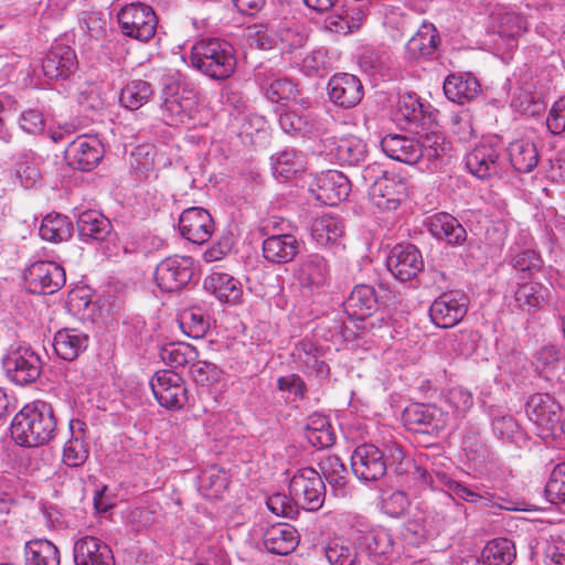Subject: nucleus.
I'll list each match as a JSON object with an SVG mask.
<instances>
[{"mask_svg": "<svg viewBox=\"0 0 565 565\" xmlns=\"http://www.w3.org/2000/svg\"><path fill=\"white\" fill-rule=\"evenodd\" d=\"M57 422L50 404L35 401L18 412L11 423L12 439L22 447L47 445L55 436Z\"/></svg>", "mask_w": 565, "mask_h": 565, "instance_id": "nucleus-1", "label": "nucleus"}, {"mask_svg": "<svg viewBox=\"0 0 565 565\" xmlns=\"http://www.w3.org/2000/svg\"><path fill=\"white\" fill-rule=\"evenodd\" d=\"M189 64L212 79L224 81L234 73L236 57L234 49L228 42L207 38L196 41L192 45Z\"/></svg>", "mask_w": 565, "mask_h": 565, "instance_id": "nucleus-2", "label": "nucleus"}, {"mask_svg": "<svg viewBox=\"0 0 565 565\" xmlns=\"http://www.w3.org/2000/svg\"><path fill=\"white\" fill-rule=\"evenodd\" d=\"M1 364L6 376L24 386L35 382L42 372L39 353L25 341H13L6 350Z\"/></svg>", "mask_w": 565, "mask_h": 565, "instance_id": "nucleus-3", "label": "nucleus"}, {"mask_svg": "<svg viewBox=\"0 0 565 565\" xmlns=\"http://www.w3.org/2000/svg\"><path fill=\"white\" fill-rule=\"evenodd\" d=\"M525 413L539 434L546 438L565 435V413L556 399L547 393H535L525 404Z\"/></svg>", "mask_w": 565, "mask_h": 565, "instance_id": "nucleus-4", "label": "nucleus"}, {"mask_svg": "<svg viewBox=\"0 0 565 565\" xmlns=\"http://www.w3.org/2000/svg\"><path fill=\"white\" fill-rule=\"evenodd\" d=\"M376 172H381L379 166H369L363 171L364 180L372 181L369 195L373 205L380 210H396L407 196L405 182L397 174L383 172L375 177Z\"/></svg>", "mask_w": 565, "mask_h": 565, "instance_id": "nucleus-5", "label": "nucleus"}, {"mask_svg": "<svg viewBox=\"0 0 565 565\" xmlns=\"http://www.w3.org/2000/svg\"><path fill=\"white\" fill-rule=\"evenodd\" d=\"M121 33L130 39L146 43L157 30L158 19L153 9L142 2L124 6L117 13Z\"/></svg>", "mask_w": 565, "mask_h": 565, "instance_id": "nucleus-6", "label": "nucleus"}, {"mask_svg": "<svg viewBox=\"0 0 565 565\" xmlns=\"http://www.w3.org/2000/svg\"><path fill=\"white\" fill-rule=\"evenodd\" d=\"M289 495L294 503L303 510H319L326 495L321 475L309 467L298 469L290 479Z\"/></svg>", "mask_w": 565, "mask_h": 565, "instance_id": "nucleus-7", "label": "nucleus"}, {"mask_svg": "<svg viewBox=\"0 0 565 565\" xmlns=\"http://www.w3.org/2000/svg\"><path fill=\"white\" fill-rule=\"evenodd\" d=\"M152 393L158 403L169 409H182L188 401V388L183 379L170 370H160L150 380Z\"/></svg>", "mask_w": 565, "mask_h": 565, "instance_id": "nucleus-8", "label": "nucleus"}, {"mask_svg": "<svg viewBox=\"0 0 565 565\" xmlns=\"http://www.w3.org/2000/svg\"><path fill=\"white\" fill-rule=\"evenodd\" d=\"M199 97L193 88L178 86L163 93L162 114L169 125L190 121L198 113Z\"/></svg>", "mask_w": 565, "mask_h": 565, "instance_id": "nucleus-9", "label": "nucleus"}, {"mask_svg": "<svg viewBox=\"0 0 565 565\" xmlns=\"http://www.w3.org/2000/svg\"><path fill=\"white\" fill-rule=\"evenodd\" d=\"M194 263L191 257L173 256L160 262L154 271L158 287L166 292L178 291L192 278Z\"/></svg>", "mask_w": 565, "mask_h": 565, "instance_id": "nucleus-10", "label": "nucleus"}, {"mask_svg": "<svg viewBox=\"0 0 565 565\" xmlns=\"http://www.w3.org/2000/svg\"><path fill=\"white\" fill-rule=\"evenodd\" d=\"M468 311V298L460 291H448L436 298L429 308L431 322L439 328H452Z\"/></svg>", "mask_w": 565, "mask_h": 565, "instance_id": "nucleus-11", "label": "nucleus"}, {"mask_svg": "<svg viewBox=\"0 0 565 565\" xmlns=\"http://www.w3.org/2000/svg\"><path fill=\"white\" fill-rule=\"evenodd\" d=\"M24 279L32 292L52 295L64 286L66 277L64 268L55 262L39 260L29 266Z\"/></svg>", "mask_w": 565, "mask_h": 565, "instance_id": "nucleus-12", "label": "nucleus"}, {"mask_svg": "<svg viewBox=\"0 0 565 565\" xmlns=\"http://www.w3.org/2000/svg\"><path fill=\"white\" fill-rule=\"evenodd\" d=\"M78 68L75 51L65 44L56 43L41 58V73L47 82L65 81Z\"/></svg>", "mask_w": 565, "mask_h": 565, "instance_id": "nucleus-13", "label": "nucleus"}, {"mask_svg": "<svg viewBox=\"0 0 565 565\" xmlns=\"http://www.w3.org/2000/svg\"><path fill=\"white\" fill-rule=\"evenodd\" d=\"M330 267L328 260L319 254L302 257L294 268L297 286L306 292H315L328 284Z\"/></svg>", "mask_w": 565, "mask_h": 565, "instance_id": "nucleus-14", "label": "nucleus"}, {"mask_svg": "<svg viewBox=\"0 0 565 565\" xmlns=\"http://www.w3.org/2000/svg\"><path fill=\"white\" fill-rule=\"evenodd\" d=\"M350 191V180L338 170H328L317 174L310 184V192L316 200L331 206L345 200Z\"/></svg>", "mask_w": 565, "mask_h": 565, "instance_id": "nucleus-15", "label": "nucleus"}, {"mask_svg": "<svg viewBox=\"0 0 565 565\" xmlns=\"http://www.w3.org/2000/svg\"><path fill=\"white\" fill-rule=\"evenodd\" d=\"M351 467L360 480L376 481L386 473L384 452L373 444L360 445L351 455Z\"/></svg>", "mask_w": 565, "mask_h": 565, "instance_id": "nucleus-16", "label": "nucleus"}, {"mask_svg": "<svg viewBox=\"0 0 565 565\" xmlns=\"http://www.w3.org/2000/svg\"><path fill=\"white\" fill-rule=\"evenodd\" d=\"M103 154L102 143L95 136H78L65 149L67 164L82 171L93 170L103 158Z\"/></svg>", "mask_w": 565, "mask_h": 565, "instance_id": "nucleus-17", "label": "nucleus"}, {"mask_svg": "<svg viewBox=\"0 0 565 565\" xmlns=\"http://www.w3.org/2000/svg\"><path fill=\"white\" fill-rule=\"evenodd\" d=\"M386 267L401 281H407L423 269L424 262L418 248L413 244H399L392 248Z\"/></svg>", "mask_w": 565, "mask_h": 565, "instance_id": "nucleus-18", "label": "nucleus"}, {"mask_svg": "<svg viewBox=\"0 0 565 565\" xmlns=\"http://www.w3.org/2000/svg\"><path fill=\"white\" fill-rule=\"evenodd\" d=\"M404 426L418 433H438L447 424L444 412L435 405L412 404L402 415Z\"/></svg>", "mask_w": 565, "mask_h": 565, "instance_id": "nucleus-19", "label": "nucleus"}, {"mask_svg": "<svg viewBox=\"0 0 565 565\" xmlns=\"http://www.w3.org/2000/svg\"><path fill=\"white\" fill-rule=\"evenodd\" d=\"M466 166L479 179L495 177L501 170L500 149L491 141H481L467 154Z\"/></svg>", "mask_w": 565, "mask_h": 565, "instance_id": "nucleus-20", "label": "nucleus"}, {"mask_svg": "<svg viewBox=\"0 0 565 565\" xmlns=\"http://www.w3.org/2000/svg\"><path fill=\"white\" fill-rule=\"evenodd\" d=\"M363 85L359 77L349 73L333 75L328 82V95L330 100L342 107H355L363 98Z\"/></svg>", "mask_w": 565, "mask_h": 565, "instance_id": "nucleus-21", "label": "nucleus"}, {"mask_svg": "<svg viewBox=\"0 0 565 565\" xmlns=\"http://www.w3.org/2000/svg\"><path fill=\"white\" fill-rule=\"evenodd\" d=\"M179 230L185 239L194 244H203L212 236L214 222L206 210L190 207L180 215Z\"/></svg>", "mask_w": 565, "mask_h": 565, "instance_id": "nucleus-22", "label": "nucleus"}, {"mask_svg": "<svg viewBox=\"0 0 565 565\" xmlns=\"http://www.w3.org/2000/svg\"><path fill=\"white\" fill-rule=\"evenodd\" d=\"M263 257L274 265L288 264L300 253V241L289 233L268 235L262 245Z\"/></svg>", "mask_w": 565, "mask_h": 565, "instance_id": "nucleus-23", "label": "nucleus"}, {"mask_svg": "<svg viewBox=\"0 0 565 565\" xmlns=\"http://www.w3.org/2000/svg\"><path fill=\"white\" fill-rule=\"evenodd\" d=\"M426 226L433 237L451 247L462 246L467 242L466 228L449 213L439 212L429 216Z\"/></svg>", "mask_w": 565, "mask_h": 565, "instance_id": "nucleus-24", "label": "nucleus"}, {"mask_svg": "<svg viewBox=\"0 0 565 565\" xmlns=\"http://www.w3.org/2000/svg\"><path fill=\"white\" fill-rule=\"evenodd\" d=\"M75 565H114L109 546L94 536H84L74 543Z\"/></svg>", "mask_w": 565, "mask_h": 565, "instance_id": "nucleus-25", "label": "nucleus"}, {"mask_svg": "<svg viewBox=\"0 0 565 565\" xmlns=\"http://www.w3.org/2000/svg\"><path fill=\"white\" fill-rule=\"evenodd\" d=\"M414 478L419 480L423 486H431L436 487V482H440L445 484L449 491H451L456 497L461 500H465L470 503H480L481 507H488L489 500L481 494L472 491L467 488L465 484L452 480L444 473L435 472L434 475L429 472L426 468L422 466H414Z\"/></svg>", "mask_w": 565, "mask_h": 565, "instance_id": "nucleus-26", "label": "nucleus"}, {"mask_svg": "<svg viewBox=\"0 0 565 565\" xmlns=\"http://www.w3.org/2000/svg\"><path fill=\"white\" fill-rule=\"evenodd\" d=\"M430 108L431 106L428 103H423L417 94L405 93L399 96L395 118L404 126H425L430 122Z\"/></svg>", "mask_w": 565, "mask_h": 565, "instance_id": "nucleus-27", "label": "nucleus"}, {"mask_svg": "<svg viewBox=\"0 0 565 565\" xmlns=\"http://www.w3.org/2000/svg\"><path fill=\"white\" fill-rule=\"evenodd\" d=\"M383 152L391 159L406 163L415 164L420 161V151L417 137L406 135L390 134L381 139Z\"/></svg>", "mask_w": 565, "mask_h": 565, "instance_id": "nucleus-28", "label": "nucleus"}, {"mask_svg": "<svg viewBox=\"0 0 565 565\" xmlns=\"http://www.w3.org/2000/svg\"><path fill=\"white\" fill-rule=\"evenodd\" d=\"M435 518L439 531L457 532L466 524V508L452 494L443 492L438 498Z\"/></svg>", "mask_w": 565, "mask_h": 565, "instance_id": "nucleus-29", "label": "nucleus"}, {"mask_svg": "<svg viewBox=\"0 0 565 565\" xmlns=\"http://www.w3.org/2000/svg\"><path fill=\"white\" fill-rule=\"evenodd\" d=\"M377 295L370 285H358L345 299L344 311L352 319L364 320L377 310Z\"/></svg>", "mask_w": 565, "mask_h": 565, "instance_id": "nucleus-30", "label": "nucleus"}, {"mask_svg": "<svg viewBox=\"0 0 565 565\" xmlns=\"http://www.w3.org/2000/svg\"><path fill=\"white\" fill-rule=\"evenodd\" d=\"M88 342L89 337L84 331L65 328L55 333L53 348L61 359L74 361L87 349Z\"/></svg>", "mask_w": 565, "mask_h": 565, "instance_id": "nucleus-31", "label": "nucleus"}, {"mask_svg": "<svg viewBox=\"0 0 565 565\" xmlns=\"http://www.w3.org/2000/svg\"><path fill=\"white\" fill-rule=\"evenodd\" d=\"M264 545L268 552L277 555H287L298 545V534L289 524H276L266 530Z\"/></svg>", "mask_w": 565, "mask_h": 565, "instance_id": "nucleus-32", "label": "nucleus"}, {"mask_svg": "<svg viewBox=\"0 0 565 565\" xmlns=\"http://www.w3.org/2000/svg\"><path fill=\"white\" fill-rule=\"evenodd\" d=\"M356 543L371 556H386L393 552L394 540L388 530L384 527H372L370 530H358Z\"/></svg>", "mask_w": 565, "mask_h": 565, "instance_id": "nucleus-33", "label": "nucleus"}, {"mask_svg": "<svg viewBox=\"0 0 565 565\" xmlns=\"http://www.w3.org/2000/svg\"><path fill=\"white\" fill-rule=\"evenodd\" d=\"M480 84L470 75L450 74L444 82V93L446 97L459 105L471 102L477 97Z\"/></svg>", "mask_w": 565, "mask_h": 565, "instance_id": "nucleus-34", "label": "nucleus"}, {"mask_svg": "<svg viewBox=\"0 0 565 565\" xmlns=\"http://www.w3.org/2000/svg\"><path fill=\"white\" fill-rule=\"evenodd\" d=\"M419 143L420 161L426 162L427 168L437 167L439 162L449 151L450 143L439 130H429L419 134L417 137Z\"/></svg>", "mask_w": 565, "mask_h": 565, "instance_id": "nucleus-35", "label": "nucleus"}, {"mask_svg": "<svg viewBox=\"0 0 565 565\" xmlns=\"http://www.w3.org/2000/svg\"><path fill=\"white\" fill-rule=\"evenodd\" d=\"M548 288L539 281H519L514 301L523 311L531 312L544 307L548 298Z\"/></svg>", "mask_w": 565, "mask_h": 565, "instance_id": "nucleus-36", "label": "nucleus"}, {"mask_svg": "<svg viewBox=\"0 0 565 565\" xmlns=\"http://www.w3.org/2000/svg\"><path fill=\"white\" fill-rule=\"evenodd\" d=\"M77 230L82 241L86 243L103 242L110 234L111 224L97 212L86 211L77 220Z\"/></svg>", "mask_w": 565, "mask_h": 565, "instance_id": "nucleus-37", "label": "nucleus"}, {"mask_svg": "<svg viewBox=\"0 0 565 565\" xmlns=\"http://www.w3.org/2000/svg\"><path fill=\"white\" fill-rule=\"evenodd\" d=\"M508 154L512 167L521 173H530L539 163V151L529 139H518L510 143Z\"/></svg>", "mask_w": 565, "mask_h": 565, "instance_id": "nucleus-38", "label": "nucleus"}, {"mask_svg": "<svg viewBox=\"0 0 565 565\" xmlns=\"http://www.w3.org/2000/svg\"><path fill=\"white\" fill-rule=\"evenodd\" d=\"M439 36L431 23H423L406 43V52L413 58L427 57L438 47Z\"/></svg>", "mask_w": 565, "mask_h": 565, "instance_id": "nucleus-39", "label": "nucleus"}, {"mask_svg": "<svg viewBox=\"0 0 565 565\" xmlns=\"http://www.w3.org/2000/svg\"><path fill=\"white\" fill-rule=\"evenodd\" d=\"M273 174L281 181H289L305 170V157L295 149H285L271 157Z\"/></svg>", "mask_w": 565, "mask_h": 565, "instance_id": "nucleus-40", "label": "nucleus"}, {"mask_svg": "<svg viewBox=\"0 0 565 565\" xmlns=\"http://www.w3.org/2000/svg\"><path fill=\"white\" fill-rule=\"evenodd\" d=\"M204 286L220 301L236 302L242 296L241 282L225 273H213L205 279Z\"/></svg>", "mask_w": 565, "mask_h": 565, "instance_id": "nucleus-41", "label": "nucleus"}, {"mask_svg": "<svg viewBox=\"0 0 565 565\" xmlns=\"http://www.w3.org/2000/svg\"><path fill=\"white\" fill-rule=\"evenodd\" d=\"M516 556L514 543L505 537L493 539L481 552L483 565H511Z\"/></svg>", "mask_w": 565, "mask_h": 565, "instance_id": "nucleus-42", "label": "nucleus"}, {"mask_svg": "<svg viewBox=\"0 0 565 565\" xmlns=\"http://www.w3.org/2000/svg\"><path fill=\"white\" fill-rule=\"evenodd\" d=\"M73 233V224L70 218L58 213L47 214L41 222L39 235L51 243L67 241Z\"/></svg>", "mask_w": 565, "mask_h": 565, "instance_id": "nucleus-43", "label": "nucleus"}, {"mask_svg": "<svg viewBox=\"0 0 565 565\" xmlns=\"http://www.w3.org/2000/svg\"><path fill=\"white\" fill-rule=\"evenodd\" d=\"M306 438L313 447L328 448L334 443V434L327 416L313 413L306 422Z\"/></svg>", "mask_w": 565, "mask_h": 565, "instance_id": "nucleus-44", "label": "nucleus"}, {"mask_svg": "<svg viewBox=\"0 0 565 565\" xmlns=\"http://www.w3.org/2000/svg\"><path fill=\"white\" fill-rule=\"evenodd\" d=\"M342 221L332 215H323L313 221L311 225V238L318 246H328L335 243L343 235Z\"/></svg>", "mask_w": 565, "mask_h": 565, "instance_id": "nucleus-45", "label": "nucleus"}, {"mask_svg": "<svg viewBox=\"0 0 565 565\" xmlns=\"http://www.w3.org/2000/svg\"><path fill=\"white\" fill-rule=\"evenodd\" d=\"M330 153L341 163L356 166L364 161L367 156V149L362 139L349 136L340 139L335 148L330 150Z\"/></svg>", "mask_w": 565, "mask_h": 565, "instance_id": "nucleus-46", "label": "nucleus"}, {"mask_svg": "<svg viewBox=\"0 0 565 565\" xmlns=\"http://www.w3.org/2000/svg\"><path fill=\"white\" fill-rule=\"evenodd\" d=\"M26 565H60V551L47 540H33L25 545Z\"/></svg>", "mask_w": 565, "mask_h": 565, "instance_id": "nucleus-47", "label": "nucleus"}, {"mask_svg": "<svg viewBox=\"0 0 565 565\" xmlns=\"http://www.w3.org/2000/svg\"><path fill=\"white\" fill-rule=\"evenodd\" d=\"M319 468L324 479L337 495H344L347 484V469L335 455H327L320 459Z\"/></svg>", "mask_w": 565, "mask_h": 565, "instance_id": "nucleus-48", "label": "nucleus"}, {"mask_svg": "<svg viewBox=\"0 0 565 565\" xmlns=\"http://www.w3.org/2000/svg\"><path fill=\"white\" fill-rule=\"evenodd\" d=\"M153 94L150 83L142 79H134L121 88L119 102L130 110H136L149 102Z\"/></svg>", "mask_w": 565, "mask_h": 565, "instance_id": "nucleus-49", "label": "nucleus"}, {"mask_svg": "<svg viewBox=\"0 0 565 565\" xmlns=\"http://www.w3.org/2000/svg\"><path fill=\"white\" fill-rule=\"evenodd\" d=\"M198 356L196 349L184 342L168 343L160 350L161 360L171 367L191 365Z\"/></svg>", "mask_w": 565, "mask_h": 565, "instance_id": "nucleus-50", "label": "nucleus"}, {"mask_svg": "<svg viewBox=\"0 0 565 565\" xmlns=\"http://www.w3.org/2000/svg\"><path fill=\"white\" fill-rule=\"evenodd\" d=\"M72 430L71 438L65 443L63 448V462L72 468H77L84 465L87 460L89 450L84 440L83 431L79 429L77 434L74 433V423H70Z\"/></svg>", "mask_w": 565, "mask_h": 565, "instance_id": "nucleus-51", "label": "nucleus"}, {"mask_svg": "<svg viewBox=\"0 0 565 565\" xmlns=\"http://www.w3.org/2000/svg\"><path fill=\"white\" fill-rule=\"evenodd\" d=\"M245 38L250 45L260 50H270L277 44L276 20L268 23H255L245 29Z\"/></svg>", "mask_w": 565, "mask_h": 565, "instance_id": "nucleus-52", "label": "nucleus"}, {"mask_svg": "<svg viewBox=\"0 0 565 565\" xmlns=\"http://www.w3.org/2000/svg\"><path fill=\"white\" fill-rule=\"evenodd\" d=\"M276 36L277 43L280 42L287 50L301 47L307 41L302 28L289 20H276Z\"/></svg>", "mask_w": 565, "mask_h": 565, "instance_id": "nucleus-53", "label": "nucleus"}, {"mask_svg": "<svg viewBox=\"0 0 565 565\" xmlns=\"http://www.w3.org/2000/svg\"><path fill=\"white\" fill-rule=\"evenodd\" d=\"M355 547L341 539H334L326 547V557L330 565H353L356 561Z\"/></svg>", "mask_w": 565, "mask_h": 565, "instance_id": "nucleus-54", "label": "nucleus"}, {"mask_svg": "<svg viewBox=\"0 0 565 565\" xmlns=\"http://www.w3.org/2000/svg\"><path fill=\"white\" fill-rule=\"evenodd\" d=\"M495 436L509 443L519 444L524 440V433L518 422L510 415L495 416L492 420Z\"/></svg>", "mask_w": 565, "mask_h": 565, "instance_id": "nucleus-55", "label": "nucleus"}, {"mask_svg": "<svg viewBox=\"0 0 565 565\" xmlns=\"http://www.w3.org/2000/svg\"><path fill=\"white\" fill-rule=\"evenodd\" d=\"M545 497L552 504L565 503V461L554 466L545 486Z\"/></svg>", "mask_w": 565, "mask_h": 565, "instance_id": "nucleus-56", "label": "nucleus"}, {"mask_svg": "<svg viewBox=\"0 0 565 565\" xmlns=\"http://www.w3.org/2000/svg\"><path fill=\"white\" fill-rule=\"evenodd\" d=\"M200 484L202 489L210 491L207 495L220 497L228 486V477L223 469L212 466L202 472Z\"/></svg>", "mask_w": 565, "mask_h": 565, "instance_id": "nucleus-57", "label": "nucleus"}, {"mask_svg": "<svg viewBox=\"0 0 565 565\" xmlns=\"http://www.w3.org/2000/svg\"><path fill=\"white\" fill-rule=\"evenodd\" d=\"M298 94L299 89L297 84L288 78L274 79L265 88L266 97L273 103L292 100Z\"/></svg>", "mask_w": 565, "mask_h": 565, "instance_id": "nucleus-58", "label": "nucleus"}, {"mask_svg": "<svg viewBox=\"0 0 565 565\" xmlns=\"http://www.w3.org/2000/svg\"><path fill=\"white\" fill-rule=\"evenodd\" d=\"M190 373L194 382L202 386L218 382L222 375V371L214 363L198 359L191 364Z\"/></svg>", "mask_w": 565, "mask_h": 565, "instance_id": "nucleus-59", "label": "nucleus"}, {"mask_svg": "<svg viewBox=\"0 0 565 565\" xmlns=\"http://www.w3.org/2000/svg\"><path fill=\"white\" fill-rule=\"evenodd\" d=\"M279 125L281 129L289 135H306L313 131L308 116L299 115L294 110L282 113L279 117Z\"/></svg>", "mask_w": 565, "mask_h": 565, "instance_id": "nucleus-60", "label": "nucleus"}, {"mask_svg": "<svg viewBox=\"0 0 565 565\" xmlns=\"http://www.w3.org/2000/svg\"><path fill=\"white\" fill-rule=\"evenodd\" d=\"M408 507L409 500L403 491H394L382 500L383 512L392 518H399L404 515Z\"/></svg>", "mask_w": 565, "mask_h": 565, "instance_id": "nucleus-61", "label": "nucleus"}, {"mask_svg": "<svg viewBox=\"0 0 565 565\" xmlns=\"http://www.w3.org/2000/svg\"><path fill=\"white\" fill-rule=\"evenodd\" d=\"M511 263L513 268L518 271L531 274L533 270H539L543 262L537 252L524 249L515 253Z\"/></svg>", "mask_w": 565, "mask_h": 565, "instance_id": "nucleus-62", "label": "nucleus"}, {"mask_svg": "<svg viewBox=\"0 0 565 565\" xmlns=\"http://www.w3.org/2000/svg\"><path fill=\"white\" fill-rule=\"evenodd\" d=\"M79 28L89 38L98 39L105 32V20L96 11H84L79 17Z\"/></svg>", "mask_w": 565, "mask_h": 565, "instance_id": "nucleus-63", "label": "nucleus"}, {"mask_svg": "<svg viewBox=\"0 0 565 565\" xmlns=\"http://www.w3.org/2000/svg\"><path fill=\"white\" fill-rule=\"evenodd\" d=\"M546 126L553 135L565 131V96L556 100L550 109Z\"/></svg>", "mask_w": 565, "mask_h": 565, "instance_id": "nucleus-64", "label": "nucleus"}]
</instances>
